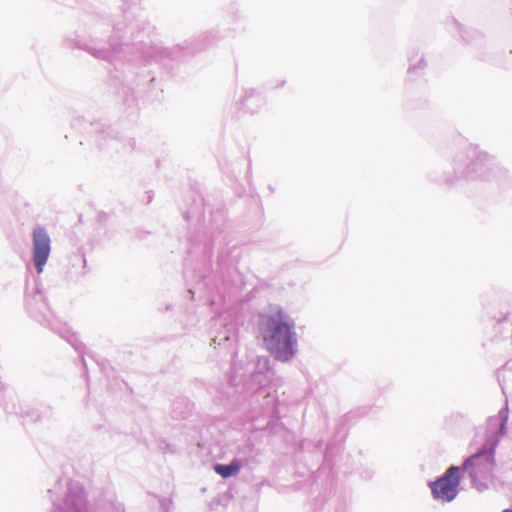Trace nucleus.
<instances>
[{
    "label": "nucleus",
    "instance_id": "nucleus-1",
    "mask_svg": "<svg viewBox=\"0 0 512 512\" xmlns=\"http://www.w3.org/2000/svg\"><path fill=\"white\" fill-rule=\"evenodd\" d=\"M260 332L267 351L278 361L286 362L296 354L297 337L294 321L282 310L271 309L260 317Z\"/></svg>",
    "mask_w": 512,
    "mask_h": 512
},
{
    "label": "nucleus",
    "instance_id": "nucleus-2",
    "mask_svg": "<svg viewBox=\"0 0 512 512\" xmlns=\"http://www.w3.org/2000/svg\"><path fill=\"white\" fill-rule=\"evenodd\" d=\"M459 470V467L451 466L442 477L429 484L435 500L450 502L457 496L460 485Z\"/></svg>",
    "mask_w": 512,
    "mask_h": 512
},
{
    "label": "nucleus",
    "instance_id": "nucleus-3",
    "mask_svg": "<svg viewBox=\"0 0 512 512\" xmlns=\"http://www.w3.org/2000/svg\"><path fill=\"white\" fill-rule=\"evenodd\" d=\"M495 466V451L491 447L489 449H482L469 457L463 464L462 469H470V476L473 480L482 478L485 475H490Z\"/></svg>",
    "mask_w": 512,
    "mask_h": 512
},
{
    "label": "nucleus",
    "instance_id": "nucleus-4",
    "mask_svg": "<svg viewBox=\"0 0 512 512\" xmlns=\"http://www.w3.org/2000/svg\"><path fill=\"white\" fill-rule=\"evenodd\" d=\"M33 261L38 273H42L51 250V240L42 227H37L33 231Z\"/></svg>",
    "mask_w": 512,
    "mask_h": 512
},
{
    "label": "nucleus",
    "instance_id": "nucleus-5",
    "mask_svg": "<svg viewBox=\"0 0 512 512\" xmlns=\"http://www.w3.org/2000/svg\"><path fill=\"white\" fill-rule=\"evenodd\" d=\"M214 470L221 477L228 478L238 473L239 465L236 462H232L228 465L217 464L215 465Z\"/></svg>",
    "mask_w": 512,
    "mask_h": 512
},
{
    "label": "nucleus",
    "instance_id": "nucleus-6",
    "mask_svg": "<svg viewBox=\"0 0 512 512\" xmlns=\"http://www.w3.org/2000/svg\"><path fill=\"white\" fill-rule=\"evenodd\" d=\"M503 512H512V509H506Z\"/></svg>",
    "mask_w": 512,
    "mask_h": 512
}]
</instances>
